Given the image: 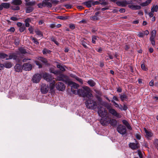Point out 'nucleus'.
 <instances>
[{
  "label": "nucleus",
  "instance_id": "obj_56",
  "mask_svg": "<svg viewBox=\"0 0 158 158\" xmlns=\"http://www.w3.org/2000/svg\"><path fill=\"white\" fill-rule=\"evenodd\" d=\"M38 6L40 8H42L43 6L45 7V6H44L43 5V2H42V3H40V4H38Z\"/></svg>",
  "mask_w": 158,
  "mask_h": 158
},
{
  "label": "nucleus",
  "instance_id": "obj_22",
  "mask_svg": "<svg viewBox=\"0 0 158 158\" xmlns=\"http://www.w3.org/2000/svg\"><path fill=\"white\" fill-rule=\"evenodd\" d=\"M122 122L126 126L128 129L130 130H131L132 128L131 127L127 121L125 120H122Z\"/></svg>",
  "mask_w": 158,
  "mask_h": 158
},
{
  "label": "nucleus",
  "instance_id": "obj_38",
  "mask_svg": "<svg viewBox=\"0 0 158 158\" xmlns=\"http://www.w3.org/2000/svg\"><path fill=\"white\" fill-rule=\"evenodd\" d=\"M40 60L39 61H35V63L36 64L38 65L39 67V68H41L42 67V65L41 64V63L40 62Z\"/></svg>",
  "mask_w": 158,
  "mask_h": 158
},
{
  "label": "nucleus",
  "instance_id": "obj_35",
  "mask_svg": "<svg viewBox=\"0 0 158 158\" xmlns=\"http://www.w3.org/2000/svg\"><path fill=\"white\" fill-rule=\"evenodd\" d=\"M88 83L91 86H94L95 85V82L92 80L88 81Z\"/></svg>",
  "mask_w": 158,
  "mask_h": 158
},
{
  "label": "nucleus",
  "instance_id": "obj_37",
  "mask_svg": "<svg viewBox=\"0 0 158 158\" xmlns=\"http://www.w3.org/2000/svg\"><path fill=\"white\" fill-rule=\"evenodd\" d=\"M19 50L20 52L22 54H25L26 53V50L22 48H19Z\"/></svg>",
  "mask_w": 158,
  "mask_h": 158
},
{
  "label": "nucleus",
  "instance_id": "obj_32",
  "mask_svg": "<svg viewBox=\"0 0 158 158\" xmlns=\"http://www.w3.org/2000/svg\"><path fill=\"white\" fill-rule=\"evenodd\" d=\"M26 29V27L24 24H23V25L19 28V30L21 32L24 31Z\"/></svg>",
  "mask_w": 158,
  "mask_h": 158
},
{
  "label": "nucleus",
  "instance_id": "obj_61",
  "mask_svg": "<svg viewBox=\"0 0 158 158\" xmlns=\"http://www.w3.org/2000/svg\"><path fill=\"white\" fill-rule=\"evenodd\" d=\"M154 81L151 80L149 82V84L150 86H152L153 85Z\"/></svg>",
  "mask_w": 158,
  "mask_h": 158
},
{
  "label": "nucleus",
  "instance_id": "obj_27",
  "mask_svg": "<svg viewBox=\"0 0 158 158\" xmlns=\"http://www.w3.org/2000/svg\"><path fill=\"white\" fill-rule=\"evenodd\" d=\"M158 10V6L157 5L153 6L152 8L151 11L152 12H157Z\"/></svg>",
  "mask_w": 158,
  "mask_h": 158
},
{
  "label": "nucleus",
  "instance_id": "obj_17",
  "mask_svg": "<svg viewBox=\"0 0 158 158\" xmlns=\"http://www.w3.org/2000/svg\"><path fill=\"white\" fill-rule=\"evenodd\" d=\"M56 89L60 91H63L65 89V86L64 84L61 82H58L56 85Z\"/></svg>",
  "mask_w": 158,
  "mask_h": 158
},
{
  "label": "nucleus",
  "instance_id": "obj_55",
  "mask_svg": "<svg viewBox=\"0 0 158 158\" xmlns=\"http://www.w3.org/2000/svg\"><path fill=\"white\" fill-rule=\"evenodd\" d=\"M69 27L72 29H74L75 28V25L73 24H71L69 25Z\"/></svg>",
  "mask_w": 158,
  "mask_h": 158
},
{
  "label": "nucleus",
  "instance_id": "obj_16",
  "mask_svg": "<svg viewBox=\"0 0 158 158\" xmlns=\"http://www.w3.org/2000/svg\"><path fill=\"white\" fill-rule=\"evenodd\" d=\"M52 0H43V4L44 6H46L48 7H51L52 5L51 3Z\"/></svg>",
  "mask_w": 158,
  "mask_h": 158
},
{
  "label": "nucleus",
  "instance_id": "obj_30",
  "mask_svg": "<svg viewBox=\"0 0 158 158\" xmlns=\"http://www.w3.org/2000/svg\"><path fill=\"white\" fill-rule=\"evenodd\" d=\"M38 60L42 62L45 64H46L47 62V60L46 58L43 57H40L38 58Z\"/></svg>",
  "mask_w": 158,
  "mask_h": 158
},
{
  "label": "nucleus",
  "instance_id": "obj_44",
  "mask_svg": "<svg viewBox=\"0 0 158 158\" xmlns=\"http://www.w3.org/2000/svg\"><path fill=\"white\" fill-rule=\"evenodd\" d=\"M97 37L95 36H93L92 37V42L93 43H95L96 40L97 39Z\"/></svg>",
  "mask_w": 158,
  "mask_h": 158
},
{
  "label": "nucleus",
  "instance_id": "obj_7",
  "mask_svg": "<svg viewBox=\"0 0 158 158\" xmlns=\"http://www.w3.org/2000/svg\"><path fill=\"white\" fill-rule=\"evenodd\" d=\"M117 131L119 133L122 135L124 134L126 132L125 127L122 125H119L118 126Z\"/></svg>",
  "mask_w": 158,
  "mask_h": 158
},
{
  "label": "nucleus",
  "instance_id": "obj_51",
  "mask_svg": "<svg viewBox=\"0 0 158 158\" xmlns=\"http://www.w3.org/2000/svg\"><path fill=\"white\" fill-rule=\"evenodd\" d=\"M136 138L138 139H140L141 138L140 135L139 133H136L135 135Z\"/></svg>",
  "mask_w": 158,
  "mask_h": 158
},
{
  "label": "nucleus",
  "instance_id": "obj_19",
  "mask_svg": "<svg viewBox=\"0 0 158 158\" xmlns=\"http://www.w3.org/2000/svg\"><path fill=\"white\" fill-rule=\"evenodd\" d=\"M144 130L146 134V136L148 138H149L152 136V134L151 131L147 130L145 128H144Z\"/></svg>",
  "mask_w": 158,
  "mask_h": 158
},
{
  "label": "nucleus",
  "instance_id": "obj_64",
  "mask_svg": "<svg viewBox=\"0 0 158 158\" xmlns=\"http://www.w3.org/2000/svg\"><path fill=\"white\" fill-rule=\"evenodd\" d=\"M4 67V65L3 64H0V70L3 69Z\"/></svg>",
  "mask_w": 158,
  "mask_h": 158
},
{
  "label": "nucleus",
  "instance_id": "obj_12",
  "mask_svg": "<svg viewBox=\"0 0 158 158\" xmlns=\"http://www.w3.org/2000/svg\"><path fill=\"white\" fill-rule=\"evenodd\" d=\"M41 78V75L39 74H37L34 75L32 78V81L33 82L38 83Z\"/></svg>",
  "mask_w": 158,
  "mask_h": 158
},
{
  "label": "nucleus",
  "instance_id": "obj_54",
  "mask_svg": "<svg viewBox=\"0 0 158 158\" xmlns=\"http://www.w3.org/2000/svg\"><path fill=\"white\" fill-rule=\"evenodd\" d=\"M31 22V19L29 18H27L25 20V23H29Z\"/></svg>",
  "mask_w": 158,
  "mask_h": 158
},
{
  "label": "nucleus",
  "instance_id": "obj_53",
  "mask_svg": "<svg viewBox=\"0 0 158 158\" xmlns=\"http://www.w3.org/2000/svg\"><path fill=\"white\" fill-rule=\"evenodd\" d=\"M11 9L12 10H19L20 9L19 7L18 6H17L16 7L12 6Z\"/></svg>",
  "mask_w": 158,
  "mask_h": 158
},
{
  "label": "nucleus",
  "instance_id": "obj_21",
  "mask_svg": "<svg viewBox=\"0 0 158 158\" xmlns=\"http://www.w3.org/2000/svg\"><path fill=\"white\" fill-rule=\"evenodd\" d=\"M22 3L21 0H12L11 4L15 5H19Z\"/></svg>",
  "mask_w": 158,
  "mask_h": 158
},
{
  "label": "nucleus",
  "instance_id": "obj_47",
  "mask_svg": "<svg viewBox=\"0 0 158 158\" xmlns=\"http://www.w3.org/2000/svg\"><path fill=\"white\" fill-rule=\"evenodd\" d=\"M58 18L63 20H66L67 19V17L63 16H59L58 17Z\"/></svg>",
  "mask_w": 158,
  "mask_h": 158
},
{
  "label": "nucleus",
  "instance_id": "obj_11",
  "mask_svg": "<svg viewBox=\"0 0 158 158\" xmlns=\"http://www.w3.org/2000/svg\"><path fill=\"white\" fill-rule=\"evenodd\" d=\"M135 143H130L129 144V147L132 149H136L138 148L139 147V145L138 142H137L135 139Z\"/></svg>",
  "mask_w": 158,
  "mask_h": 158
},
{
  "label": "nucleus",
  "instance_id": "obj_41",
  "mask_svg": "<svg viewBox=\"0 0 158 158\" xmlns=\"http://www.w3.org/2000/svg\"><path fill=\"white\" fill-rule=\"evenodd\" d=\"M75 79L77 81H78L80 84H83V81L81 79L78 78L77 77H75Z\"/></svg>",
  "mask_w": 158,
  "mask_h": 158
},
{
  "label": "nucleus",
  "instance_id": "obj_25",
  "mask_svg": "<svg viewBox=\"0 0 158 158\" xmlns=\"http://www.w3.org/2000/svg\"><path fill=\"white\" fill-rule=\"evenodd\" d=\"M151 2V0H148L145 2H143L140 4L142 6H146L148 5Z\"/></svg>",
  "mask_w": 158,
  "mask_h": 158
},
{
  "label": "nucleus",
  "instance_id": "obj_10",
  "mask_svg": "<svg viewBox=\"0 0 158 158\" xmlns=\"http://www.w3.org/2000/svg\"><path fill=\"white\" fill-rule=\"evenodd\" d=\"M109 111L113 116H115L117 118H120L122 117V115L121 114L117 113L116 111L113 109L111 108L109 109Z\"/></svg>",
  "mask_w": 158,
  "mask_h": 158
},
{
  "label": "nucleus",
  "instance_id": "obj_23",
  "mask_svg": "<svg viewBox=\"0 0 158 158\" xmlns=\"http://www.w3.org/2000/svg\"><path fill=\"white\" fill-rule=\"evenodd\" d=\"M129 7L132 10H139L140 9L141 7L138 5H130L129 6Z\"/></svg>",
  "mask_w": 158,
  "mask_h": 158
},
{
  "label": "nucleus",
  "instance_id": "obj_49",
  "mask_svg": "<svg viewBox=\"0 0 158 158\" xmlns=\"http://www.w3.org/2000/svg\"><path fill=\"white\" fill-rule=\"evenodd\" d=\"M141 67L142 69L144 71H146L147 70V68L143 64H141Z\"/></svg>",
  "mask_w": 158,
  "mask_h": 158
},
{
  "label": "nucleus",
  "instance_id": "obj_63",
  "mask_svg": "<svg viewBox=\"0 0 158 158\" xmlns=\"http://www.w3.org/2000/svg\"><path fill=\"white\" fill-rule=\"evenodd\" d=\"M153 12H150L148 13V15L150 17H152L153 16Z\"/></svg>",
  "mask_w": 158,
  "mask_h": 158
},
{
  "label": "nucleus",
  "instance_id": "obj_46",
  "mask_svg": "<svg viewBox=\"0 0 158 158\" xmlns=\"http://www.w3.org/2000/svg\"><path fill=\"white\" fill-rule=\"evenodd\" d=\"M19 18L17 17H12L10 18V19L12 21H15L19 20Z\"/></svg>",
  "mask_w": 158,
  "mask_h": 158
},
{
  "label": "nucleus",
  "instance_id": "obj_45",
  "mask_svg": "<svg viewBox=\"0 0 158 158\" xmlns=\"http://www.w3.org/2000/svg\"><path fill=\"white\" fill-rule=\"evenodd\" d=\"M30 33L33 34L34 28L32 26H30L28 29Z\"/></svg>",
  "mask_w": 158,
  "mask_h": 158
},
{
  "label": "nucleus",
  "instance_id": "obj_29",
  "mask_svg": "<svg viewBox=\"0 0 158 158\" xmlns=\"http://www.w3.org/2000/svg\"><path fill=\"white\" fill-rule=\"evenodd\" d=\"M4 67L7 68H11L12 66V64L10 62H7L5 63L4 64Z\"/></svg>",
  "mask_w": 158,
  "mask_h": 158
},
{
  "label": "nucleus",
  "instance_id": "obj_8",
  "mask_svg": "<svg viewBox=\"0 0 158 158\" xmlns=\"http://www.w3.org/2000/svg\"><path fill=\"white\" fill-rule=\"evenodd\" d=\"M106 118H103L104 121L105 123H110L111 126H115L117 124V121L115 119H105Z\"/></svg>",
  "mask_w": 158,
  "mask_h": 158
},
{
  "label": "nucleus",
  "instance_id": "obj_6",
  "mask_svg": "<svg viewBox=\"0 0 158 158\" xmlns=\"http://www.w3.org/2000/svg\"><path fill=\"white\" fill-rule=\"evenodd\" d=\"M98 113L99 115L102 118H104L107 114V111L105 109L102 107L98 106Z\"/></svg>",
  "mask_w": 158,
  "mask_h": 158
},
{
  "label": "nucleus",
  "instance_id": "obj_36",
  "mask_svg": "<svg viewBox=\"0 0 158 158\" xmlns=\"http://www.w3.org/2000/svg\"><path fill=\"white\" fill-rule=\"evenodd\" d=\"M33 10V9L32 7H29L27 8L26 11L27 13H30L32 12Z\"/></svg>",
  "mask_w": 158,
  "mask_h": 158
},
{
  "label": "nucleus",
  "instance_id": "obj_24",
  "mask_svg": "<svg viewBox=\"0 0 158 158\" xmlns=\"http://www.w3.org/2000/svg\"><path fill=\"white\" fill-rule=\"evenodd\" d=\"M35 32L36 33L37 35H39V36L40 37H43V34L42 32L40 31L39 29H35Z\"/></svg>",
  "mask_w": 158,
  "mask_h": 158
},
{
  "label": "nucleus",
  "instance_id": "obj_48",
  "mask_svg": "<svg viewBox=\"0 0 158 158\" xmlns=\"http://www.w3.org/2000/svg\"><path fill=\"white\" fill-rule=\"evenodd\" d=\"M137 35L140 37H143L144 36V34L141 32H139L138 33Z\"/></svg>",
  "mask_w": 158,
  "mask_h": 158
},
{
  "label": "nucleus",
  "instance_id": "obj_40",
  "mask_svg": "<svg viewBox=\"0 0 158 158\" xmlns=\"http://www.w3.org/2000/svg\"><path fill=\"white\" fill-rule=\"evenodd\" d=\"M31 39L33 41V42L36 44H39V42L36 39H35L33 37L31 36Z\"/></svg>",
  "mask_w": 158,
  "mask_h": 158
},
{
  "label": "nucleus",
  "instance_id": "obj_59",
  "mask_svg": "<svg viewBox=\"0 0 158 158\" xmlns=\"http://www.w3.org/2000/svg\"><path fill=\"white\" fill-rule=\"evenodd\" d=\"M23 24L22 23L20 22H18L17 24V25L18 27H21L23 25Z\"/></svg>",
  "mask_w": 158,
  "mask_h": 158
},
{
  "label": "nucleus",
  "instance_id": "obj_9",
  "mask_svg": "<svg viewBox=\"0 0 158 158\" xmlns=\"http://www.w3.org/2000/svg\"><path fill=\"white\" fill-rule=\"evenodd\" d=\"M43 77L44 79L48 82L52 81L53 78L51 75L46 73L43 74Z\"/></svg>",
  "mask_w": 158,
  "mask_h": 158
},
{
  "label": "nucleus",
  "instance_id": "obj_20",
  "mask_svg": "<svg viewBox=\"0 0 158 158\" xmlns=\"http://www.w3.org/2000/svg\"><path fill=\"white\" fill-rule=\"evenodd\" d=\"M22 69H23V67L20 64H17L15 66V69L16 72H20L21 71Z\"/></svg>",
  "mask_w": 158,
  "mask_h": 158
},
{
  "label": "nucleus",
  "instance_id": "obj_42",
  "mask_svg": "<svg viewBox=\"0 0 158 158\" xmlns=\"http://www.w3.org/2000/svg\"><path fill=\"white\" fill-rule=\"evenodd\" d=\"M35 4V1H32L31 2H28V3H26V4L29 6H33Z\"/></svg>",
  "mask_w": 158,
  "mask_h": 158
},
{
  "label": "nucleus",
  "instance_id": "obj_1",
  "mask_svg": "<svg viewBox=\"0 0 158 158\" xmlns=\"http://www.w3.org/2000/svg\"><path fill=\"white\" fill-rule=\"evenodd\" d=\"M90 90L88 87L85 86L82 87V89H78L77 91L76 94L83 97H87L88 99H92L93 95L90 92Z\"/></svg>",
  "mask_w": 158,
  "mask_h": 158
},
{
  "label": "nucleus",
  "instance_id": "obj_50",
  "mask_svg": "<svg viewBox=\"0 0 158 158\" xmlns=\"http://www.w3.org/2000/svg\"><path fill=\"white\" fill-rule=\"evenodd\" d=\"M90 19L92 20H95L98 19V17L96 15H94L91 17Z\"/></svg>",
  "mask_w": 158,
  "mask_h": 158
},
{
  "label": "nucleus",
  "instance_id": "obj_5",
  "mask_svg": "<svg viewBox=\"0 0 158 158\" xmlns=\"http://www.w3.org/2000/svg\"><path fill=\"white\" fill-rule=\"evenodd\" d=\"M65 82L68 85H69L71 87V91L73 93L76 94L77 91L73 90L72 88L77 89L79 87V85L78 84L71 81L70 79L66 80Z\"/></svg>",
  "mask_w": 158,
  "mask_h": 158
},
{
  "label": "nucleus",
  "instance_id": "obj_2",
  "mask_svg": "<svg viewBox=\"0 0 158 158\" xmlns=\"http://www.w3.org/2000/svg\"><path fill=\"white\" fill-rule=\"evenodd\" d=\"M55 81L53 80L49 86L48 85L44 84H42L41 87V92L43 94H45L48 92L50 89V91L52 92L55 87Z\"/></svg>",
  "mask_w": 158,
  "mask_h": 158
},
{
  "label": "nucleus",
  "instance_id": "obj_34",
  "mask_svg": "<svg viewBox=\"0 0 158 158\" xmlns=\"http://www.w3.org/2000/svg\"><path fill=\"white\" fill-rule=\"evenodd\" d=\"M137 152L138 154L139 155V157L140 158H143V152L139 150H138L137 151Z\"/></svg>",
  "mask_w": 158,
  "mask_h": 158
},
{
  "label": "nucleus",
  "instance_id": "obj_62",
  "mask_svg": "<svg viewBox=\"0 0 158 158\" xmlns=\"http://www.w3.org/2000/svg\"><path fill=\"white\" fill-rule=\"evenodd\" d=\"M139 23V21L138 20H135L133 21L132 23L134 24H137Z\"/></svg>",
  "mask_w": 158,
  "mask_h": 158
},
{
  "label": "nucleus",
  "instance_id": "obj_4",
  "mask_svg": "<svg viewBox=\"0 0 158 158\" xmlns=\"http://www.w3.org/2000/svg\"><path fill=\"white\" fill-rule=\"evenodd\" d=\"M92 99H89L85 102L86 106L89 109L94 110L96 109L98 106L97 102Z\"/></svg>",
  "mask_w": 158,
  "mask_h": 158
},
{
  "label": "nucleus",
  "instance_id": "obj_28",
  "mask_svg": "<svg viewBox=\"0 0 158 158\" xmlns=\"http://www.w3.org/2000/svg\"><path fill=\"white\" fill-rule=\"evenodd\" d=\"M120 98L123 101L126 100L127 99V96L125 94H121L120 95Z\"/></svg>",
  "mask_w": 158,
  "mask_h": 158
},
{
  "label": "nucleus",
  "instance_id": "obj_57",
  "mask_svg": "<svg viewBox=\"0 0 158 158\" xmlns=\"http://www.w3.org/2000/svg\"><path fill=\"white\" fill-rule=\"evenodd\" d=\"M52 73H53L54 74H55L56 75H58L60 74V72L59 71H54L53 72H51Z\"/></svg>",
  "mask_w": 158,
  "mask_h": 158
},
{
  "label": "nucleus",
  "instance_id": "obj_58",
  "mask_svg": "<svg viewBox=\"0 0 158 158\" xmlns=\"http://www.w3.org/2000/svg\"><path fill=\"white\" fill-rule=\"evenodd\" d=\"M15 44L16 45H18L19 44V40H15Z\"/></svg>",
  "mask_w": 158,
  "mask_h": 158
},
{
  "label": "nucleus",
  "instance_id": "obj_18",
  "mask_svg": "<svg viewBox=\"0 0 158 158\" xmlns=\"http://www.w3.org/2000/svg\"><path fill=\"white\" fill-rule=\"evenodd\" d=\"M64 79H66V80H67V79H68L67 77V76H65L63 74H60L59 76H57L56 78V80L58 81H65H65L66 80H65V81L64 80Z\"/></svg>",
  "mask_w": 158,
  "mask_h": 158
},
{
  "label": "nucleus",
  "instance_id": "obj_15",
  "mask_svg": "<svg viewBox=\"0 0 158 158\" xmlns=\"http://www.w3.org/2000/svg\"><path fill=\"white\" fill-rule=\"evenodd\" d=\"M23 68L25 71H30L32 69V66L30 64L24 63L23 65Z\"/></svg>",
  "mask_w": 158,
  "mask_h": 158
},
{
  "label": "nucleus",
  "instance_id": "obj_31",
  "mask_svg": "<svg viewBox=\"0 0 158 158\" xmlns=\"http://www.w3.org/2000/svg\"><path fill=\"white\" fill-rule=\"evenodd\" d=\"M84 4L88 7H90L92 6V1H89L84 3Z\"/></svg>",
  "mask_w": 158,
  "mask_h": 158
},
{
  "label": "nucleus",
  "instance_id": "obj_3",
  "mask_svg": "<svg viewBox=\"0 0 158 158\" xmlns=\"http://www.w3.org/2000/svg\"><path fill=\"white\" fill-rule=\"evenodd\" d=\"M17 55L15 53H13L10 54L9 56L4 53H0V59L6 58V60L13 59L15 60L17 62H20L22 58H19L17 56Z\"/></svg>",
  "mask_w": 158,
  "mask_h": 158
},
{
  "label": "nucleus",
  "instance_id": "obj_33",
  "mask_svg": "<svg viewBox=\"0 0 158 158\" xmlns=\"http://www.w3.org/2000/svg\"><path fill=\"white\" fill-rule=\"evenodd\" d=\"M57 68L59 69L60 70L62 71H65V69L64 66L61 65L60 64H58L57 65Z\"/></svg>",
  "mask_w": 158,
  "mask_h": 158
},
{
  "label": "nucleus",
  "instance_id": "obj_43",
  "mask_svg": "<svg viewBox=\"0 0 158 158\" xmlns=\"http://www.w3.org/2000/svg\"><path fill=\"white\" fill-rule=\"evenodd\" d=\"M82 45L83 46V47L85 48H87V47L86 45V44L87 43L85 42L84 41L82 40L81 42Z\"/></svg>",
  "mask_w": 158,
  "mask_h": 158
},
{
  "label": "nucleus",
  "instance_id": "obj_26",
  "mask_svg": "<svg viewBox=\"0 0 158 158\" xmlns=\"http://www.w3.org/2000/svg\"><path fill=\"white\" fill-rule=\"evenodd\" d=\"M2 6L3 8L8 9L10 6V4L8 3H2Z\"/></svg>",
  "mask_w": 158,
  "mask_h": 158
},
{
  "label": "nucleus",
  "instance_id": "obj_14",
  "mask_svg": "<svg viewBox=\"0 0 158 158\" xmlns=\"http://www.w3.org/2000/svg\"><path fill=\"white\" fill-rule=\"evenodd\" d=\"M116 3L118 6H125L131 3V2L130 1H117Z\"/></svg>",
  "mask_w": 158,
  "mask_h": 158
},
{
  "label": "nucleus",
  "instance_id": "obj_52",
  "mask_svg": "<svg viewBox=\"0 0 158 158\" xmlns=\"http://www.w3.org/2000/svg\"><path fill=\"white\" fill-rule=\"evenodd\" d=\"M15 31V29L14 27H11L8 30V31L11 32H14Z\"/></svg>",
  "mask_w": 158,
  "mask_h": 158
},
{
  "label": "nucleus",
  "instance_id": "obj_39",
  "mask_svg": "<svg viewBox=\"0 0 158 158\" xmlns=\"http://www.w3.org/2000/svg\"><path fill=\"white\" fill-rule=\"evenodd\" d=\"M43 53L44 54H49L50 53V51L46 49H44L43 51Z\"/></svg>",
  "mask_w": 158,
  "mask_h": 158
},
{
  "label": "nucleus",
  "instance_id": "obj_13",
  "mask_svg": "<svg viewBox=\"0 0 158 158\" xmlns=\"http://www.w3.org/2000/svg\"><path fill=\"white\" fill-rule=\"evenodd\" d=\"M156 33V31L155 30L152 31L151 33V36L150 37V41H151L152 44L154 45L155 44L154 39Z\"/></svg>",
  "mask_w": 158,
  "mask_h": 158
},
{
  "label": "nucleus",
  "instance_id": "obj_60",
  "mask_svg": "<svg viewBox=\"0 0 158 158\" xmlns=\"http://www.w3.org/2000/svg\"><path fill=\"white\" fill-rule=\"evenodd\" d=\"M127 106L126 105H124V106H123V110H126L127 109Z\"/></svg>",
  "mask_w": 158,
  "mask_h": 158
}]
</instances>
